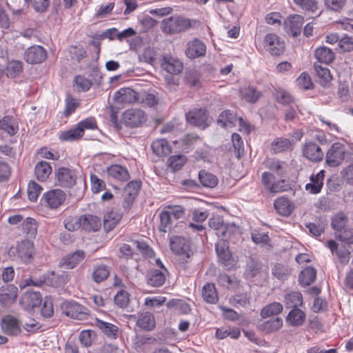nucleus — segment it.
Masks as SVG:
<instances>
[{"label":"nucleus","mask_w":353,"mask_h":353,"mask_svg":"<svg viewBox=\"0 0 353 353\" xmlns=\"http://www.w3.org/2000/svg\"><path fill=\"white\" fill-rule=\"evenodd\" d=\"M191 27L189 19L181 15H174L163 19L161 23V30L166 34H174L188 30Z\"/></svg>","instance_id":"nucleus-1"},{"label":"nucleus","mask_w":353,"mask_h":353,"mask_svg":"<svg viewBox=\"0 0 353 353\" xmlns=\"http://www.w3.org/2000/svg\"><path fill=\"white\" fill-rule=\"evenodd\" d=\"M10 252L21 262L30 263L34 259V243L32 241L27 239L23 240L19 242L15 248H11Z\"/></svg>","instance_id":"nucleus-2"},{"label":"nucleus","mask_w":353,"mask_h":353,"mask_svg":"<svg viewBox=\"0 0 353 353\" xmlns=\"http://www.w3.org/2000/svg\"><path fill=\"white\" fill-rule=\"evenodd\" d=\"M63 314L77 320H86L90 316L89 310L74 301H65L61 305Z\"/></svg>","instance_id":"nucleus-3"},{"label":"nucleus","mask_w":353,"mask_h":353,"mask_svg":"<svg viewBox=\"0 0 353 353\" xmlns=\"http://www.w3.org/2000/svg\"><path fill=\"white\" fill-rule=\"evenodd\" d=\"M263 46L272 56H280L285 50L284 40L274 33H268L264 37Z\"/></svg>","instance_id":"nucleus-4"},{"label":"nucleus","mask_w":353,"mask_h":353,"mask_svg":"<svg viewBox=\"0 0 353 353\" xmlns=\"http://www.w3.org/2000/svg\"><path fill=\"white\" fill-rule=\"evenodd\" d=\"M219 261L225 270H230L234 265L232 254L229 250V243L224 239L219 240L215 245Z\"/></svg>","instance_id":"nucleus-5"},{"label":"nucleus","mask_w":353,"mask_h":353,"mask_svg":"<svg viewBox=\"0 0 353 353\" xmlns=\"http://www.w3.org/2000/svg\"><path fill=\"white\" fill-rule=\"evenodd\" d=\"M170 248L172 252L177 255L190 257L192 252L190 248V241L181 236H174L170 239Z\"/></svg>","instance_id":"nucleus-6"},{"label":"nucleus","mask_w":353,"mask_h":353,"mask_svg":"<svg viewBox=\"0 0 353 353\" xmlns=\"http://www.w3.org/2000/svg\"><path fill=\"white\" fill-rule=\"evenodd\" d=\"M186 120L190 124L203 130L209 126L210 123L207 110L202 108L188 112L186 114Z\"/></svg>","instance_id":"nucleus-7"},{"label":"nucleus","mask_w":353,"mask_h":353,"mask_svg":"<svg viewBox=\"0 0 353 353\" xmlns=\"http://www.w3.org/2000/svg\"><path fill=\"white\" fill-rule=\"evenodd\" d=\"M146 120V114L140 109L128 110L123 114V123L130 128L139 127L144 123Z\"/></svg>","instance_id":"nucleus-8"},{"label":"nucleus","mask_w":353,"mask_h":353,"mask_svg":"<svg viewBox=\"0 0 353 353\" xmlns=\"http://www.w3.org/2000/svg\"><path fill=\"white\" fill-rule=\"evenodd\" d=\"M345 158V148L340 143H334L327 152L326 162L332 167L340 165Z\"/></svg>","instance_id":"nucleus-9"},{"label":"nucleus","mask_w":353,"mask_h":353,"mask_svg":"<svg viewBox=\"0 0 353 353\" xmlns=\"http://www.w3.org/2000/svg\"><path fill=\"white\" fill-rule=\"evenodd\" d=\"M2 332L10 336H17L21 334V327L19 320L12 315H6L1 321Z\"/></svg>","instance_id":"nucleus-10"},{"label":"nucleus","mask_w":353,"mask_h":353,"mask_svg":"<svg viewBox=\"0 0 353 353\" xmlns=\"http://www.w3.org/2000/svg\"><path fill=\"white\" fill-rule=\"evenodd\" d=\"M168 275V271L166 268L162 270L151 268L147 271L145 279L148 285L159 288L165 283Z\"/></svg>","instance_id":"nucleus-11"},{"label":"nucleus","mask_w":353,"mask_h":353,"mask_svg":"<svg viewBox=\"0 0 353 353\" xmlns=\"http://www.w3.org/2000/svg\"><path fill=\"white\" fill-rule=\"evenodd\" d=\"M58 185L63 188H71L76 183L77 174L74 170L59 168L56 172Z\"/></svg>","instance_id":"nucleus-12"},{"label":"nucleus","mask_w":353,"mask_h":353,"mask_svg":"<svg viewBox=\"0 0 353 353\" xmlns=\"http://www.w3.org/2000/svg\"><path fill=\"white\" fill-rule=\"evenodd\" d=\"M24 57L26 61L29 63H40L47 58V52L41 46H32L26 50Z\"/></svg>","instance_id":"nucleus-13"},{"label":"nucleus","mask_w":353,"mask_h":353,"mask_svg":"<svg viewBox=\"0 0 353 353\" xmlns=\"http://www.w3.org/2000/svg\"><path fill=\"white\" fill-rule=\"evenodd\" d=\"M141 183L140 181H132L128 183L123 190V208L129 209L137 197L141 188Z\"/></svg>","instance_id":"nucleus-14"},{"label":"nucleus","mask_w":353,"mask_h":353,"mask_svg":"<svg viewBox=\"0 0 353 353\" xmlns=\"http://www.w3.org/2000/svg\"><path fill=\"white\" fill-rule=\"evenodd\" d=\"M66 194L61 190H53L45 193L43 199L48 206L57 209L65 201Z\"/></svg>","instance_id":"nucleus-15"},{"label":"nucleus","mask_w":353,"mask_h":353,"mask_svg":"<svg viewBox=\"0 0 353 353\" xmlns=\"http://www.w3.org/2000/svg\"><path fill=\"white\" fill-rule=\"evenodd\" d=\"M114 99L117 103H134L138 101L139 94L130 88H122L114 92Z\"/></svg>","instance_id":"nucleus-16"},{"label":"nucleus","mask_w":353,"mask_h":353,"mask_svg":"<svg viewBox=\"0 0 353 353\" xmlns=\"http://www.w3.org/2000/svg\"><path fill=\"white\" fill-rule=\"evenodd\" d=\"M85 256L86 254L83 250H78L63 257L59 266L66 269H73L85 258Z\"/></svg>","instance_id":"nucleus-17"},{"label":"nucleus","mask_w":353,"mask_h":353,"mask_svg":"<svg viewBox=\"0 0 353 353\" xmlns=\"http://www.w3.org/2000/svg\"><path fill=\"white\" fill-rule=\"evenodd\" d=\"M79 224L86 231L96 232L101 227V219L92 214H84L79 218Z\"/></svg>","instance_id":"nucleus-18"},{"label":"nucleus","mask_w":353,"mask_h":353,"mask_svg":"<svg viewBox=\"0 0 353 353\" xmlns=\"http://www.w3.org/2000/svg\"><path fill=\"white\" fill-rule=\"evenodd\" d=\"M18 289L14 285H6L0 288V303L3 307L13 303L17 297Z\"/></svg>","instance_id":"nucleus-19"},{"label":"nucleus","mask_w":353,"mask_h":353,"mask_svg":"<svg viewBox=\"0 0 353 353\" xmlns=\"http://www.w3.org/2000/svg\"><path fill=\"white\" fill-rule=\"evenodd\" d=\"M303 156L312 161L319 162L323 160L324 153L316 143H306L303 148Z\"/></svg>","instance_id":"nucleus-20"},{"label":"nucleus","mask_w":353,"mask_h":353,"mask_svg":"<svg viewBox=\"0 0 353 353\" xmlns=\"http://www.w3.org/2000/svg\"><path fill=\"white\" fill-rule=\"evenodd\" d=\"M326 245L332 255L335 256L340 263H347L349 261L350 252L345 247H339L334 240L327 241Z\"/></svg>","instance_id":"nucleus-21"},{"label":"nucleus","mask_w":353,"mask_h":353,"mask_svg":"<svg viewBox=\"0 0 353 353\" xmlns=\"http://www.w3.org/2000/svg\"><path fill=\"white\" fill-rule=\"evenodd\" d=\"M161 66L164 70L172 74H178L183 70V63L178 59L169 55L163 56Z\"/></svg>","instance_id":"nucleus-22"},{"label":"nucleus","mask_w":353,"mask_h":353,"mask_svg":"<svg viewBox=\"0 0 353 353\" xmlns=\"http://www.w3.org/2000/svg\"><path fill=\"white\" fill-rule=\"evenodd\" d=\"M274 208L276 212L283 216H290L294 209L293 203L285 196H280L274 202Z\"/></svg>","instance_id":"nucleus-23"},{"label":"nucleus","mask_w":353,"mask_h":353,"mask_svg":"<svg viewBox=\"0 0 353 353\" xmlns=\"http://www.w3.org/2000/svg\"><path fill=\"white\" fill-rule=\"evenodd\" d=\"M205 51V44L199 39H194L188 43L185 53L190 59H195L203 56Z\"/></svg>","instance_id":"nucleus-24"},{"label":"nucleus","mask_w":353,"mask_h":353,"mask_svg":"<svg viewBox=\"0 0 353 353\" xmlns=\"http://www.w3.org/2000/svg\"><path fill=\"white\" fill-rule=\"evenodd\" d=\"M303 23V17L299 14L290 16L285 21L288 31L290 32L293 37H297L301 34Z\"/></svg>","instance_id":"nucleus-25"},{"label":"nucleus","mask_w":353,"mask_h":353,"mask_svg":"<svg viewBox=\"0 0 353 353\" xmlns=\"http://www.w3.org/2000/svg\"><path fill=\"white\" fill-rule=\"evenodd\" d=\"M283 326V320L280 317L260 322L258 328L265 334H270L278 331Z\"/></svg>","instance_id":"nucleus-26"},{"label":"nucleus","mask_w":353,"mask_h":353,"mask_svg":"<svg viewBox=\"0 0 353 353\" xmlns=\"http://www.w3.org/2000/svg\"><path fill=\"white\" fill-rule=\"evenodd\" d=\"M45 284L54 288H59L65 285L69 281V275L66 272L55 274L54 272L49 275H45Z\"/></svg>","instance_id":"nucleus-27"},{"label":"nucleus","mask_w":353,"mask_h":353,"mask_svg":"<svg viewBox=\"0 0 353 353\" xmlns=\"http://www.w3.org/2000/svg\"><path fill=\"white\" fill-rule=\"evenodd\" d=\"M325 171L321 170L316 175L310 176L311 183L306 184L305 189L311 194H318L323 187Z\"/></svg>","instance_id":"nucleus-28"},{"label":"nucleus","mask_w":353,"mask_h":353,"mask_svg":"<svg viewBox=\"0 0 353 353\" xmlns=\"http://www.w3.org/2000/svg\"><path fill=\"white\" fill-rule=\"evenodd\" d=\"M208 225L210 228L216 230V235L219 237L227 238L228 226L225 225L223 219L220 216H213L208 221Z\"/></svg>","instance_id":"nucleus-29"},{"label":"nucleus","mask_w":353,"mask_h":353,"mask_svg":"<svg viewBox=\"0 0 353 353\" xmlns=\"http://www.w3.org/2000/svg\"><path fill=\"white\" fill-rule=\"evenodd\" d=\"M95 325L109 339H115L117 338L119 327L117 325L99 319H96Z\"/></svg>","instance_id":"nucleus-30"},{"label":"nucleus","mask_w":353,"mask_h":353,"mask_svg":"<svg viewBox=\"0 0 353 353\" xmlns=\"http://www.w3.org/2000/svg\"><path fill=\"white\" fill-rule=\"evenodd\" d=\"M110 270V267L103 263L97 264L94 266L91 278L95 283H101L108 278Z\"/></svg>","instance_id":"nucleus-31"},{"label":"nucleus","mask_w":353,"mask_h":353,"mask_svg":"<svg viewBox=\"0 0 353 353\" xmlns=\"http://www.w3.org/2000/svg\"><path fill=\"white\" fill-rule=\"evenodd\" d=\"M108 173L110 176L117 181H127L130 179L128 169L120 165H112L108 168Z\"/></svg>","instance_id":"nucleus-32"},{"label":"nucleus","mask_w":353,"mask_h":353,"mask_svg":"<svg viewBox=\"0 0 353 353\" xmlns=\"http://www.w3.org/2000/svg\"><path fill=\"white\" fill-rule=\"evenodd\" d=\"M0 129L10 136L14 135L19 130L18 123L12 116H5L0 119Z\"/></svg>","instance_id":"nucleus-33"},{"label":"nucleus","mask_w":353,"mask_h":353,"mask_svg":"<svg viewBox=\"0 0 353 353\" xmlns=\"http://www.w3.org/2000/svg\"><path fill=\"white\" fill-rule=\"evenodd\" d=\"M52 167L48 162L41 161L34 168V174L37 179L41 181H46L52 173Z\"/></svg>","instance_id":"nucleus-34"},{"label":"nucleus","mask_w":353,"mask_h":353,"mask_svg":"<svg viewBox=\"0 0 353 353\" xmlns=\"http://www.w3.org/2000/svg\"><path fill=\"white\" fill-rule=\"evenodd\" d=\"M236 121V114L232 111L227 110L219 114L217 119V123L223 128H228L233 126Z\"/></svg>","instance_id":"nucleus-35"},{"label":"nucleus","mask_w":353,"mask_h":353,"mask_svg":"<svg viewBox=\"0 0 353 353\" xmlns=\"http://www.w3.org/2000/svg\"><path fill=\"white\" fill-rule=\"evenodd\" d=\"M305 314L300 309L293 308L287 316L286 321L292 326H301L305 321Z\"/></svg>","instance_id":"nucleus-36"},{"label":"nucleus","mask_w":353,"mask_h":353,"mask_svg":"<svg viewBox=\"0 0 353 353\" xmlns=\"http://www.w3.org/2000/svg\"><path fill=\"white\" fill-rule=\"evenodd\" d=\"M137 324L143 330L147 331L152 330L155 327L154 317L150 312H143L140 314Z\"/></svg>","instance_id":"nucleus-37"},{"label":"nucleus","mask_w":353,"mask_h":353,"mask_svg":"<svg viewBox=\"0 0 353 353\" xmlns=\"http://www.w3.org/2000/svg\"><path fill=\"white\" fill-rule=\"evenodd\" d=\"M151 147L153 152L159 157L166 156L171 152V148L164 139L153 141Z\"/></svg>","instance_id":"nucleus-38"},{"label":"nucleus","mask_w":353,"mask_h":353,"mask_svg":"<svg viewBox=\"0 0 353 353\" xmlns=\"http://www.w3.org/2000/svg\"><path fill=\"white\" fill-rule=\"evenodd\" d=\"M122 218V215L115 211L111 210L103 218L104 228L107 231H110L119 223Z\"/></svg>","instance_id":"nucleus-39"},{"label":"nucleus","mask_w":353,"mask_h":353,"mask_svg":"<svg viewBox=\"0 0 353 353\" xmlns=\"http://www.w3.org/2000/svg\"><path fill=\"white\" fill-rule=\"evenodd\" d=\"M199 179L203 186L209 188H215L217 185L219 181L216 176L204 170H201L199 172Z\"/></svg>","instance_id":"nucleus-40"},{"label":"nucleus","mask_w":353,"mask_h":353,"mask_svg":"<svg viewBox=\"0 0 353 353\" xmlns=\"http://www.w3.org/2000/svg\"><path fill=\"white\" fill-rule=\"evenodd\" d=\"M315 57L319 62L328 64L333 61L334 54L331 49L323 46L316 49Z\"/></svg>","instance_id":"nucleus-41"},{"label":"nucleus","mask_w":353,"mask_h":353,"mask_svg":"<svg viewBox=\"0 0 353 353\" xmlns=\"http://www.w3.org/2000/svg\"><path fill=\"white\" fill-rule=\"evenodd\" d=\"M284 301L287 307L297 308L303 303V296L300 292H291L285 294Z\"/></svg>","instance_id":"nucleus-42"},{"label":"nucleus","mask_w":353,"mask_h":353,"mask_svg":"<svg viewBox=\"0 0 353 353\" xmlns=\"http://www.w3.org/2000/svg\"><path fill=\"white\" fill-rule=\"evenodd\" d=\"M292 273L291 268L288 265L276 263L272 270V275L279 280H287Z\"/></svg>","instance_id":"nucleus-43"},{"label":"nucleus","mask_w":353,"mask_h":353,"mask_svg":"<svg viewBox=\"0 0 353 353\" xmlns=\"http://www.w3.org/2000/svg\"><path fill=\"white\" fill-rule=\"evenodd\" d=\"M316 272L312 267L305 268L299 274V281L301 285L307 286L313 283L316 279Z\"/></svg>","instance_id":"nucleus-44"},{"label":"nucleus","mask_w":353,"mask_h":353,"mask_svg":"<svg viewBox=\"0 0 353 353\" xmlns=\"http://www.w3.org/2000/svg\"><path fill=\"white\" fill-rule=\"evenodd\" d=\"M83 137L82 130L78 128L77 125L75 128L69 129L68 130L62 131L59 135V138L63 141H74L79 139Z\"/></svg>","instance_id":"nucleus-45"},{"label":"nucleus","mask_w":353,"mask_h":353,"mask_svg":"<svg viewBox=\"0 0 353 353\" xmlns=\"http://www.w3.org/2000/svg\"><path fill=\"white\" fill-rule=\"evenodd\" d=\"M242 98L247 102L254 103L261 97V92L252 86H248L241 90Z\"/></svg>","instance_id":"nucleus-46"},{"label":"nucleus","mask_w":353,"mask_h":353,"mask_svg":"<svg viewBox=\"0 0 353 353\" xmlns=\"http://www.w3.org/2000/svg\"><path fill=\"white\" fill-rule=\"evenodd\" d=\"M202 296L207 303H215L218 301V295L214 284H205L203 288Z\"/></svg>","instance_id":"nucleus-47"},{"label":"nucleus","mask_w":353,"mask_h":353,"mask_svg":"<svg viewBox=\"0 0 353 353\" xmlns=\"http://www.w3.org/2000/svg\"><path fill=\"white\" fill-rule=\"evenodd\" d=\"M283 311V305L280 303L274 302L265 305L261 311V316L266 319L271 316H276L281 313Z\"/></svg>","instance_id":"nucleus-48"},{"label":"nucleus","mask_w":353,"mask_h":353,"mask_svg":"<svg viewBox=\"0 0 353 353\" xmlns=\"http://www.w3.org/2000/svg\"><path fill=\"white\" fill-rule=\"evenodd\" d=\"M21 230L28 237L34 238L37 232L35 220L30 217L24 219L21 224Z\"/></svg>","instance_id":"nucleus-49"},{"label":"nucleus","mask_w":353,"mask_h":353,"mask_svg":"<svg viewBox=\"0 0 353 353\" xmlns=\"http://www.w3.org/2000/svg\"><path fill=\"white\" fill-rule=\"evenodd\" d=\"M314 68L316 74L321 84H325L331 81L332 76L327 68L323 67L318 63H314Z\"/></svg>","instance_id":"nucleus-50"},{"label":"nucleus","mask_w":353,"mask_h":353,"mask_svg":"<svg viewBox=\"0 0 353 353\" xmlns=\"http://www.w3.org/2000/svg\"><path fill=\"white\" fill-rule=\"evenodd\" d=\"M285 163L276 159H267L265 162L266 168L276 172L278 175L283 176L285 173Z\"/></svg>","instance_id":"nucleus-51"},{"label":"nucleus","mask_w":353,"mask_h":353,"mask_svg":"<svg viewBox=\"0 0 353 353\" xmlns=\"http://www.w3.org/2000/svg\"><path fill=\"white\" fill-rule=\"evenodd\" d=\"M347 217L344 213L340 212L334 216L332 221V226L336 231V234L347 227Z\"/></svg>","instance_id":"nucleus-52"},{"label":"nucleus","mask_w":353,"mask_h":353,"mask_svg":"<svg viewBox=\"0 0 353 353\" xmlns=\"http://www.w3.org/2000/svg\"><path fill=\"white\" fill-rule=\"evenodd\" d=\"M23 70V63L19 61L13 60L8 62L6 68V74L7 77L14 78L19 75Z\"/></svg>","instance_id":"nucleus-53"},{"label":"nucleus","mask_w":353,"mask_h":353,"mask_svg":"<svg viewBox=\"0 0 353 353\" xmlns=\"http://www.w3.org/2000/svg\"><path fill=\"white\" fill-rule=\"evenodd\" d=\"M41 294L35 292H27L21 299V302L27 304L28 307H34L38 303H41Z\"/></svg>","instance_id":"nucleus-54"},{"label":"nucleus","mask_w":353,"mask_h":353,"mask_svg":"<svg viewBox=\"0 0 353 353\" xmlns=\"http://www.w3.org/2000/svg\"><path fill=\"white\" fill-rule=\"evenodd\" d=\"M290 146V141L285 138H277L271 144V148L275 153L287 150Z\"/></svg>","instance_id":"nucleus-55"},{"label":"nucleus","mask_w":353,"mask_h":353,"mask_svg":"<svg viewBox=\"0 0 353 353\" xmlns=\"http://www.w3.org/2000/svg\"><path fill=\"white\" fill-rule=\"evenodd\" d=\"M232 141L234 148L235 155L237 159H241L244 153V145L241 137L237 133L232 135Z\"/></svg>","instance_id":"nucleus-56"},{"label":"nucleus","mask_w":353,"mask_h":353,"mask_svg":"<svg viewBox=\"0 0 353 353\" xmlns=\"http://www.w3.org/2000/svg\"><path fill=\"white\" fill-rule=\"evenodd\" d=\"M96 338L94 331L90 330H83L80 332L79 339L82 345L90 347Z\"/></svg>","instance_id":"nucleus-57"},{"label":"nucleus","mask_w":353,"mask_h":353,"mask_svg":"<svg viewBox=\"0 0 353 353\" xmlns=\"http://www.w3.org/2000/svg\"><path fill=\"white\" fill-rule=\"evenodd\" d=\"M199 140V137L196 134H189L185 135L180 141L183 150L188 152L192 149L193 145Z\"/></svg>","instance_id":"nucleus-58"},{"label":"nucleus","mask_w":353,"mask_h":353,"mask_svg":"<svg viewBox=\"0 0 353 353\" xmlns=\"http://www.w3.org/2000/svg\"><path fill=\"white\" fill-rule=\"evenodd\" d=\"M114 300L117 306L125 308L130 302V294L125 290H119L114 296Z\"/></svg>","instance_id":"nucleus-59"},{"label":"nucleus","mask_w":353,"mask_h":353,"mask_svg":"<svg viewBox=\"0 0 353 353\" xmlns=\"http://www.w3.org/2000/svg\"><path fill=\"white\" fill-rule=\"evenodd\" d=\"M41 315L45 318H50L54 314L53 301L51 296H46L42 303L41 310Z\"/></svg>","instance_id":"nucleus-60"},{"label":"nucleus","mask_w":353,"mask_h":353,"mask_svg":"<svg viewBox=\"0 0 353 353\" xmlns=\"http://www.w3.org/2000/svg\"><path fill=\"white\" fill-rule=\"evenodd\" d=\"M296 6L305 11L316 12L318 9L316 0H293Z\"/></svg>","instance_id":"nucleus-61"},{"label":"nucleus","mask_w":353,"mask_h":353,"mask_svg":"<svg viewBox=\"0 0 353 353\" xmlns=\"http://www.w3.org/2000/svg\"><path fill=\"white\" fill-rule=\"evenodd\" d=\"M276 101L283 105H289L293 102L292 96L286 90L276 89L274 92Z\"/></svg>","instance_id":"nucleus-62"},{"label":"nucleus","mask_w":353,"mask_h":353,"mask_svg":"<svg viewBox=\"0 0 353 353\" xmlns=\"http://www.w3.org/2000/svg\"><path fill=\"white\" fill-rule=\"evenodd\" d=\"M43 190L42 187L34 181L29 182L28 185V196L31 201H36Z\"/></svg>","instance_id":"nucleus-63"},{"label":"nucleus","mask_w":353,"mask_h":353,"mask_svg":"<svg viewBox=\"0 0 353 353\" xmlns=\"http://www.w3.org/2000/svg\"><path fill=\"white\" fill-rule=\"evenodd\" d=\"M296 82L299 88L303 90H310L313 87L311 78L306 72H302L297 78Z\"/></svg>","instance_id":"nucleus-64"}]
</instances>
